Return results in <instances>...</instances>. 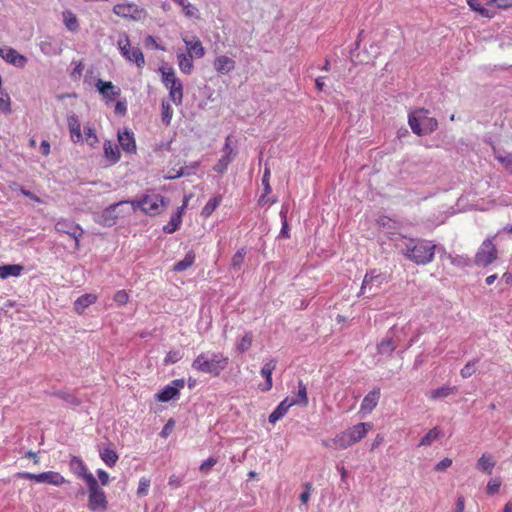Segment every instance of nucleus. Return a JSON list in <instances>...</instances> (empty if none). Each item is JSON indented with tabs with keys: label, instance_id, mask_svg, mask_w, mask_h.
Masks as SVG:
<instances>
[{
	"label": "nucleus",
	"instance_id": "f257e3e1",
	"mask_svg": "<svg viewBox=\"0 0 512 512\" xmlns=\"http://www.w3.org/2000/svg\"><path fill=\"white\" fill-rule=\"evenodd\" d=\"M435 249L436 245L428 240L402 237V255L417 265L431 263L435 256Z\"/></svg>",
	"mask_w": 512,
	"mask_h": 512
},
{
	"label": "nucleus",
	"instance_id": "f03ea898",
	"mask_svg": "<svg viewBox=\"0 0 512 512\" xmlns=\"http://www.w3.org/2000/svg\"><path fill=\"white\" fill-rule=\"evenodd\" d=\"M229 359L222 353H201L192 362V368L202 373L219 376L228 366Z\"/></svg>",
	"mask_w": 512,
	"mask_h": 512
},
{
	"label": "nucleus",
	"instance_id": "7ed1b4c3",
	"mask_svg": "<svg viewBox=\"0 0 512 512\" xmlns=\"http://www.w3.org/2000/svg\"><path fill=\"white\" fill-rule=\"evenodd\" d=\"M308 403L307 389L304 383L300 380L298 382V393L287 396L282 400L279 405L269 415L268 420L271 424H275L282 417L286 415L289 408L293 405L305 406Z\"/></svg>",
	"mask_w": 512,
	"mask_h": 512
},
{
	"label": "nucleus",
	"instance_id": "20e7f679",
	"mask_svg": "<svg viewBox=\"0 0 512 512\" xmlns=\"http://www.w3.org/2000/svg\"><path fill=\"white\" fill-rule=\"evenodd\" d=\"M168 203V200L156 193L144 195L139 200L129 201L134 211L140 209L151 216L159 214Z\"/></svg>",
	"mask_w": 512,
	"mask_h": 512
},
{
	"label": "nucleus",
	"instance_id": "39448f33",
	"mask_svg": "<svg viewBox=\"0 0 512 512\" xmlns=\"http://www.w3.org/2000/svg\"><path fill=\"white\" fill-rule=\"evenodd\" d=\"M372 428L371 423L361 422L347 429L334 439L336 448L345 449L363 439Z\"/></svg>",
	"mask_w": 512,
	"mask_h": 512
},
{
	"label": "nucleus",
	"instance_id": "423d86ee",
	"mask_svg": "<svg viewBox=\"0 0 512 512\" xmlns=\"http://www.w3.org/2000/svg\"><path fill=\"white\" fill-rule=\"evenodd\" d=\"M88 508L94 512H104L108 508L105 492L100 488L93 475L87 476Z\"/></svg>",
	"mask_w": 512,
	"mask_h": 512
},
{
	"label": "nucleus",
	"instance_id": "0eeeda50",
	"mask_svg": "<svg viewBox=\"0 0 512 512\" xmlns=\"http://www.w3.org/2000/svg\"><path fill=\"white\" fill-rule=\"evenodd\" d=\"M384 283H387V276L372 269L365 274L358 295L370 299L379 294Z\"/></svg>",
	"mask_w": 512,
	"mask_h": 512
},
{
	"label": "nucleus",
	"instance_id": "6e6552de",
	"mask_svg": "<svg viewBox=\"0 0 512 512\" xmlns=\"http://www.w3.org/2000/svg\"><path fill=\"white\" fill-rule=\"evenodd\" d=\"M494 238L495 236L485 239L478 248L474 257L476 266L487 267L497 259L498 251L493 243Z\"/></svg>",
	"mask_w": 512,
	"mask_h": 512
},
{
	"label": "nucleus",
	"instance_id": "1a4fd4ad",
	"mask_svg": "<svg viewBox=\"0 0 512 512\" xmlns=\"http://www.w3.org/2000/svg\"><path fill=\"white\" fill-rule=\"evenodd\" d=\"M113 13L119 17L133 21L144 20L147 16L145 9L138 7L134 3H119L113 7Z\"/></svg>",
	"mask_w": 512,
	"mask_h": 512
},
{
	"label": "nucleus",
	"instance_id": "9d476101",
	"mask_svg": "<svg viewBox=\"0 0 512 512\" xmlns=\"http://www.w3.org/2000/svg\"><path fill=\"white\" fill-rule=\"evenodd\" d=\"M18 477L26 480H34L37 483H47L54 486H61L66 482L65 478L58 472L47 471L39 474L30 472L18 473Z\"/></svg>",
	"mask_w": 512,
	"mask_h": 512
},
{
	"label": "nucleus",
	"instance_id": "9b49d317",
	"mask_svg": "<svg viewBox=\"0 0 512 512\" xmlns=\"http://www.w3.org/2000/svg\"><path fill=\"white\" fill-rule=\"evenodd\" d=\"M55 230L60 233L68 234L75 240V247L79 248L80 238L83 236V229L76 223L68 219H59L55 223Z\"/></svg>",
	"mask_w": 512,
	"mask_h": 512
},
{
	"label": "nucleus",
	"instance_id": "f8f14e48",
	"mask_svg": "<svg viewBox=\"0 0 512 512\" xmlns=\"http://www.w3.org/2000/svg\"><path fill=\"white\" fill-rule=\"evenodd\" d=\"M129 204V201H119L104 209L101 213L99 223L111 227L116 224L118 218L122 217V207Z\"/></svg>",
	"mask_w": 512,
	"mask_h": 512
},
{
	"label": "nucleus",
	"instance_id": "ddd939ff",
	"mask_svg": "<svg viewBox=\"0 0 512 512\" xmlns=\"http://www.w3.org/2000/svg\"><path fill=\"white\" fill-rule=\"evenodd\" d=\"M98 92L107 100V101H113L115 98H117L121 90L117 86H115L110 81H103L101 79H98L95 84Z\"/></svg>",
	"mask_w": 512,
	"mask_h": 512
},
{
	"label": "nucleus",
	"instance_id": "4468645a",
	"mask_svg": "<svg viewBox=\"0 0 512 512\" xmlns=\"http://www.w3.org/2000/svg\"><path fill=\"white\" fill-rule=\"evenodd\" d=\"M69 468L78 478L83 479L86 484L87 476L93 475L88 471L86 464L78 456H71L69 461Z\"/></svg>",
	"mask_w": 512,
	"mask_h": 512
},
{
	"label": "nucleus",
	"instance_id": "2eb2a0df",
	"mask_svg": "<svg viewBox=\"0 0 512 512\" xmlns=\"http://www.w3.org/2000/svg\"><path fill=\"white\" fill-rule=\"evenodd\" d=\"M67 125L70 132L71 140L74 143L81 142L83 140V136L81 133L80 121L76 114L71 113L67 116Z\"/></svg>",
	"mask_w": 512,
	"mask_h": 512
},
{
	"label": "nucleus",
	"instance_id": "dca6fc26",
	"mask_svg": "<svg viewBox=\"0 0 512 512\" xmlns=\"http://www.w3.org/2000/svg\"><path fill=\"white\" fill-rule=\"evenodd\" d=\"M277 361L272 359L265 363L261 368V375L265 378V383L259 385V388L263 392H267L272 388V373L276 368Z\"/></svg>",
	"mask_w": 512,
	"mask_h": 512
},
{
	"label": "nucleus",
	"instance_id": "f3484780",
	"mask_svg": "<svg viewBox=\"0 0 512 512\" xmlns=\"http://www.w3.org/2000/svg\"><path fill=\"white\" fill-rule=\"evenodd\" d=\"M118 141L121 148L127 153H135L136 152V143L134 139V134L128 129H125L123 132H118Z\"/></svg>",
	"mask_w": 512,
	"mask_h": 512
},
{
	"label": "nucleus",
	"instance_id": "a211bd4d",
	"mask_svg": "<svg viewBox=\"0 0 512 512\" xmlns=\"http://www.w3.org/2000/svg\"><path fill=\"white\" fill-rule=\"evenodd\" d=\"M390 334H392V330H390L387 336L377 345V351L381 355L391 356L397 347L396 341Z\"/></svg>",
	"mask_w": 512,
	"mask_h": 512
},
{
	"label": "nucleus",
	"instance_id": "6ab92c4d",
	"mask_svg": "<svg viewBox=\"0 0 512 512\" xmlns=\"http://www.w3.org/2000/svg\"><path fill=\"white\" fill-rule=\"evenodd\" d=\"M419 115H420V121L422 122V126L424 129L425 135L431 134L434 132L438 127V122L435 118L429 117V111L424 108L418 109Z\"/></svg>",
	"mask_w": 512,
	"mask_h": 512
},
{
	"label": "nucleus",
	"instance_id": "aec40b11",
	"mask_svg": "<svg viewBox=\"0 0 512 512\" xmlns=\"http://www.w3.org/2000/svg\"><path fill=\"white\" fill-rule=\"evenodd\" d=\"M380 398V389L376 388L370 391L362 400L361 411L371 412L378 404Z\"/></svg>",
	"mask_w": 512,
	"mask_h": 512
},
{
	"label": "nucleus",
	"instance_id": "412c9836",
	"mask_svg": "<svg viewBox=\"0 0 512 512\" xmlns=\"http://www.w3.org/2000/svg\"><path fill=\"white\" fill-rule=\"evenodd\" d=\"M185 209V204L177 208V211L173 213L170 221L163 227V231L168 234H172L177 231L182 223V213Z\"/></svg>",
	"mask_w": 512,
	"mask_h": 512
},
{
	"label": "nucleus",
	"instance_id": "4be33fe9",
	"mask_svg": "<svg viewBox=\"0 0 512 512\" xmlns=\"http://www.w3.org/2000/svg\"><path fill=\"white\" fill-rule=\"evenodd\" d=\"M4 60L17 68H24L28 62L24 55L18 53L13 48H8V52L6 53Z\"/></svg>",
	"mask_w": 512,
	"mask_h": 512
},
{
	"label": "nucleus",
	"instance_id": "5701e85b",
	"mask_svg": "<svg viewBox=\"0 0 512 512\" xmlns=\"http://www.w3.org/2000/svg\"><path fill=\"white\" fill-rule=\"evenodd\" d=\"M97 300V296L92 293L84 294L78 297L74 302V310L78 314H82L84 310L89 307L91 304L95 303Z\"/></svg>",
	"mask_w": 512,
	"mask_h": 512
},
{
	"label": "nucleus",
	"instance_id": "b1692460",
	"mask_svg": "<svg viewBox=\"0 0 512 512\" xmlns=\"http://www.w3.org/2000/svg\"><path fill=\"white\" fill-rule=\"evenodd\" d=\"M169 89V96L175 105H180L183 99V86L179 79L166 87Z\"/></svg>",
	"mask_w": 512,
	"mask_h": 512
},
{
	"label": "nucleus",
	"instance_id": "393cba45",
	"mask_svg": "<svg viewBox=\"0 0 512 512\" xmlns=\"http://www.w3.org/2000/svg\"><path fill=\"white\" fill-rule=\"evenodd\" d=\"M235 67V61L228 56H219L214 61V68L219 73H228Z\"/></svg>",
	"mask_w": 512,
	"mask_h": 512
},
{
	"label": "nucleus",
	"instance_id": "a878e982",
	"mask_svg": "<svg viewBox=\"0 0 512 512\" xmlns=\"http://www.w3.org/2000/svg\"><path fill=\"white\" fill-rule=\"evenodd\" d=\"M99 455L102 461L109 467H113L118 460V454L110 446L100 447Z\"/></svg>",
	"mask_w": 512,
	"mask_h": 512
},
{
	"label": "nucleus",
	"instance_id": "bb28decb",
	"mask_svg": "<svg viewBox=\"0 0 512 512\" xmlns=\"http://www.w3.org/2000/svg\"><path fill=\"white\" fill-rule=\"evenodd\" d=\"M39 48L41 52L46 56L60 55L62 48L56 45L50 38H47L40 42Z\"/></svg>",
	"mask_w": 512,
	"mask_h": 512
},
{
	"label": "nucleus",
	"instance_id": "cd10ccee",
	"mask_svg": "<svg viewBox=\"0 0 512 512\" xmlns=\"http://www.w3.org/2000/svg\"><path fill=\"white\" fill-rule=\"evenodd\" d=\"M179 394L177 387L168 384L156 394V398L161 402H168L177 398Z\"/></svg>",
	"mask_w": 512,
	"mask_h": 512
},
{
	"label": "nucleus",
	"instance_id": "c85d7f7f",
	"mask_svg": "<svg viewBox=\"0 0 512 512\" xmlns=\"http://www.w3.org/2000/svg\"><path fill=\"white\" fill-rule=\"evenodd\" d=\"M495 460L489 454H482V456L477 461V469L483 471L484 473L490 475L492 473L493 468L495 467Z\"/></svg>",
	"mask_w": 512,
	"mask_h": 512
},
{
	"label": "nucleus",
	"instance_id": "c756f323",
	"mask_svg": "<svg viewBox=\"0 0 512 512\" xmlns=\"http://www.w3.org/2000/svg\"><path fill=\"white\" fill-rule=\"evenodd\" d=\"M177 3L183 10V13L188 18L199 19L200 13L199 10L191 4L188 0H173Z\"/></svg>",
	"mask_w": 512,
	"mask_h": 512
},
{
	"label": "nucleus",
	"instance_id": "7c9ffc66",
	"mask_svg": "<svg viewBox=\"0 0 512 512\" xmlns=\"http://www.w3.org/2000/svg\"><path fill=\"white\" fill-rule=\"evenodd\" d=\"M408 123L411 130L418 136L425 135L418 109L409 115Z\"/></svg>",
	"mask_w": 512,
	"mask_h": 512
},
{
	"label": "nucleus",
	"instance_id": "2f4dec72",
	"mask_svg": "<svg viewBox=\"0 0 512 512\" xmlns=\"http://www.w3.org/2000/svg\"><path fill=\"white\" fill-rule=\"evenodd\" d=\"M195 261V253L193 251H189L186 253L185 257L176 262L174 264L173 270L176 272H183L190 268Z\"/></svg>",
	"mask_w": 512,
	"mask_h": 512
},
{
	"label": "nucleus",
	"instance_id": "473e14b6",
	"mask_svg": "<svg viewBox=\"0 0 512 512\" xmlns=\"http://www.w3.org/2000/svg\"><path fill=\"white\" fill-rule=\"evenodd\" d=\"M457 393V387H451V386H441L437 389H434L430 392L429 397L431 399L437 400V399H443L450 395Z\"/></svg>",
	"mask_w": 512,
	"mask_h": 512
},
{
	"label": "nucleus",
	"instance_id": "72a5a7b5",
	"mask_svg": "<svg viewBox=\"0 0 512 512\" xmlns=\"http://www.w3.org/2000/svg\"><path fill=\"white\" fill-rule=\"evenodd\" d=\"M177 58L180 70L185 74H190L193 68V56L191 54L178 53Z\"/></svg>",
	"mask_w": 512,
	"mask_h": 512
},
{
	"label": "nucleus",
	"instance_id": "f704fd0d",
	"mask_svg": "<svg viewBox=\"0 0 512 512\" xmlns=\"http://www.w3.org/2000/svg\"><path fill=\"white\" fill-rule=\"evenodd\" d=\"M23 270V266L18 264H9L0 266V278L6 279L10 276H19Z\"/></svg>",
	"mask_w": 512,
	"mask_h": 512
},
{
	"label": "nucleus",
	"instance_id": "c9c22d12",
	"mask_svg": "<svg viewBox=\"0 0 512 512\" xmlns=\"http://www.w3.org/2000/svg\"><path fill=\"white\" fill-rule=\"evenodd\" d=\"M104 155L105 157L111 161L112 163H116L120 159V152L116 145L112 144L110 141H106L104 143Z\"/></svg>",
	"mask_w": 512,
	"mask_h": 512
},
{
	"label": "nucleus",
	"instance_id": "e433bc0d",
	"mask_svg": "<svg viewBox=\"0 0 512 512\" xmlns=\"http://www.w3.org/2000/svg\"><path fill=\"white\" fill-rule=\"evenodd\" d=\"M443 436L442 431L438 427L429 430L420 440L419 446H430L433 441Z\"/></svg>",
	"mask_w": 512,
	"mask_h": 512
},
{
	"label": "nucleus",
	"instance_id": "4c0bfd02",
	"mask_svg": "<svg viewBox=\"0 0 512 512\" xmlns=\"http://www.w3.org/2000/svg\"><path fill=\"white\" fill-rule=\"evenodd\" d=\"M448 259L452 265L459 268L469 267L472 264V259L467 255L449 254Z\"/></svg>",
	"mask_w": 512,
	"mask_h": 512
},
{
	"label": "nucleus",
	"instance_id": "58836bf2",
	"mask_svg": "<svg viewBox=\"0 0 512 512\" xmlns=\"http://www.w3.org/2000/svg\"><path fill=\"white\" fill-rule=\"evenodd\" d=\"M63 21L66 28L71 32H76L79 29V23L76 15L71 11L63 13Z\"/></svg>",
	"mask_w": 512,
	"mask_h": 512
},
{
	"label": "nucleus",
	"instance_id": "ea45409f",
	"mask_svg": "<svg viewBox=\"0 0 512 512\" xmlns=\"http://www.w3.org/2000/svg\"><path fill=\"white\" fill-rule=\"evenodd\" d=\"M221 201H222L221 195L211 198L206 203V205L203 207V209L201 211V216L204 218H208L215 211V209L220 205Z\"/></svg>",
	"mask_w": 512,
	"mask_h": 512
},
{
	"label": "nucleus",
	"instance_id": "a19ab883",
	"mask_svg": "<svg viewBox=\"0 0 512 512\" xmlns=\"http://www.w3.org/2000/svg\"><path fill=\"white\" fill-rule=\"evenodd\" d=\"M125 59H127L130 62H134L139 68L143 67L145 64L144 55L141 49L138 47H132L130 53L128 54V57H126Z\"/></svg>",
	"mask_w": 512,
	"mask_h": 512
},
{
	"label": "nucleus",
	"instance_id": "79ce46f5",
	"mask_svg": "<svg viewBox=\"0 0 512 512\" xmlns=\"http://www.w3.org/2000/svg\"><path fill=\"white\" fill-rule=\"evenodd\" d=\"M184 42H185L187 50H188L187 54H191L192 55V53H194L197 58L203 57V55H204V47H203L202 43L199 40H196L194 42L193 41L184 40Z\"/></svg>",
	"mask_w": 512,
	"mask_h": 512
},
{
	"label": "nucleus",
	"instance_id": "37998d69",
	"mask_svg": "<svg viewBox=\"0 0 512 512\" xmlns=\"http://www.w3.org/2000/svg\"><path fill=\"white\" fill-rule=\"evenodd\" d=\"M253 342V333L251 331H248L244 334V336L240 339V341L236 345L237 351L240 353H244L248 351Z\"/></svg>",
	"mask_w": 512,
	"mask_h": 512
},
{
	"label": "nucleus",
	"instance_id": "c03bdc74",
	"mask_svg": "<svg viewBox=\"0 0 512 512\" xmlns=\"http://www.w3.org/2000/svg\"><path fill=\"white\" fill-rule=\"evenodd\" d=\"M467 4L471 8V10L478 12L480 15L491 18L494 16V12H490L489 9L482 6L479 0H467Z\"/></svg>",
	"mask_w": 512,
	"mask_h": 512
},
{
	"label": "nucleus",
	"instance_id": "a18cd8bd",
	"mask_svg": "<svg viewBox=\"0 0 512 512\" xmlns=\"http://www.w3.org/2000/svg\"><path fill=\"white\" fill-rule=\"evenodd\" d=\"M233 159V156L222 155V157L214 165L213 170L217 173L223 174L226 172L229 164L233 161Z\"/></svg>",
	"mask_w": 512,
	"mask_h": 512
},
{
	"label": "nucleus",
	"instance_id": "49530a36",
	"mask_svg": "<svg viewBox=\"0 0 512 512\" xmlns=\"http://www.w3.org/2000/svg\"><path fill=\"white\" fill-rule=\"evenodd\" d=\"M246 255L245 248L239 249L232 257L231 267L234 271H239L244 262V258Z\"/></svg>",
	"mask_w": 512,
	"mask_h": 512
},
{
	"label": "nucleus",
	"instance_id": "de8ad7c7",
	"mask_svg": "<svg viewBox=\"0 0 512 512\" xmlns=\"http://www.w3.org/2000/svg\"><path fill=\"white\" fill-rule=\"evenodd\" d=\"M287 212H288V208L283 205L282 208H281V211H280L282 227H281V230H280L279 237H281V238H289V227H288V222H287Z\"/></svg>",
	"mask_w": 512,
	"mask_h": 512
},
{
	"label": "nucleus",
	"instance_id": "09e8293b",
	"mask_svg": "<svg viewBox=\"0 0 512 512\" xmlns=\"http://www.w3.org/2000/svg\"><path fill=\"white\" fill-rule=\"evenodd\" d=\"M161 110V118L163 124H165L166 126L170 125L173 116V109L171 105L168 102L162 101Z\"/></svg>",
	"mask_w": 512,
	"mask_h": 512
},
{
	"label": "nucleus",
	"instance_id": "8fccbe9b",
	"mask_svg": "<svg viewBox=\"0 0 512 512\" xmlns=\"http://www.w3.org/2000/svg\"><path fill=\"white\" fill-rule=\"evenodd\" d=\"M118 48L124 58L128 57L132 47L130 46V40L126 33H123L122 37L118 40Z\"/></svg>",
	"mask_w": 512,
	"mask_h": 512
},
{
	"label": "nucleus",
	"instance_id": "3c124183",
	"mask_svg": "<svg viewBox=\"0 0 512 512\" xmlns=\"http://www.w3.org/2000/svg\"><path fill=\"white\" fill-rule=\"evenodd\" d=\"M479 359H473L466 363V365L460 370V375L463 378L471 377L477 370V364Z\"/></svg>",
	"mask_w": 512,
	"mask_h": 512
},
{
	"label": "nucleus",
	"instance_id": "603ef678",
	"mask_svg": "<svg viewBox=\"0 0 512 512\" xmlns=\"http://www.w3.org/2000/svg\"><path fill=\"white\" fill-rule=\"evenodd\" d=\"M55 395L68 404H71L74 406L80 405V400L73 393H71L69 391H58L55 393Z\"/></svg>",
	"mask_w": 512,
	"mask_h": 512
},
{
	"label": "nucleus",
	"instance_id": "864d4df0",
	"mask_svg": "<svg viewBox=\"0 0 512 512\" xmlns=\"http://www.w3.org/2000/svg\"><path fill=\"white\" fill-rule=\"evenodd\" d=\"M269 180H270V169L266 166L265 170H264V174L262 176V185L264 187V195L259 200L260 204L264 203L265 196L267 194H269L271 192V190H272L271 186H270V183H269Z\"/></svg>",
	"mask_w": 512,
	"mask_h": 512
},
{
	"label": "nucleus",
	"instance_id": "5fc2aeb1",
	"mask_svg": "<svg viewBox=\"0 0 512 512\" xmlns=\"http://www.w3.org/2000/svg\"><path fill=\"white\" fill-rule=\"evenodd\" d=\"M495 158L504 166L506 170L512 173V153H497Z\"/></svg>",
	"mask_w": 512,
	"mask_h": 512
},
{
	"label": "nucleus",
	"instance_id": "6e6d98bb",
	"mask_svg": "<svg viewBox=\"0 0 512 512\" xmlns=\"http://www.w3.org/2000/svg\"><path fill=\"white\" fill-rule=\"evenodd\" d=\"M0 110L7 114L11 112L10 97L2 89L0 90Z\"/></svg>",
	"mask_w": 512,
	"mask_h": 512
},
{
	"label": "nucleus",
	"instance_id": "4d7b16f0",
	"mask_svg": "<svg viewBox=\"0 0 512 512\" xmlns=\"http://www.w3.org/2000/svg\"><path fill=\"white\" fill-rule=\"evenodd\" d=\"M150 479L146 477H142L139 480L138 489H137V495L139 497H144L148 494L149 487H150Z\"/></svg>",
	"mask_w": 512,
	"mask_h": 512
},
{
	"label": "nucleus",
	"instance_id": "13d9d810",
	"mask_svg": "<svg viewBox=\"0 0 512 512\" xmlns=\"http://www.w3.org/2000/svg\"><path fill=\"white\" fill-rule=\"evenodd\" d=\"M161 72H162V82L165 85V87L169 86L170 84H172L174 82V80L178 79L172 68L168 69L167 71L164 69H161Z\"/></svg>",
	"mask_w": 512,
	"mask_h": 512
},
{
	"label": "nucleus",
	"instance_id": "bf43d9fd",
	"mask_svg": "<svg viewBox=\"0 0 512 512\" xmlns=\"http://www.w3.org/2000/svg\"><path fill=\"white\" fill-rule=\"evenodd\" d=\"M84 131L86 136V142L92 147L95 146L98 143V138L95 133V130L91 127H85Z\"/></svg>",
	"mask_w": 512,
	"mask_h": 512
},
{
	"label": "nucleus",
	"instance_id": "052dcab7",
	"mask_svg": "<svg viewBox=\"0 0 512 512\" xmlns=\"http://www.w3.org/2000/svg\"><path fill=\"white\" fill-rule=\"evenodd\" d=\"M182 359V354L180 351H169L164 359V364H174Z\"/></svg>",
	"mask_w": 512,
	"mask_h": 512
},
{
	"label": "nucleus",
	"instance_id": "680f3d73",
	"mask_svg": "<svg viewBox=\"0 0 512 512\" xmlns=\"http://www.w3.org/2000/svg\"><path fill=\"white\" fill-rule=\"evenodd\" d=\"M487 3L497 8L507 9L512 7V0H487Z\"/></svg>",
	"mask_w": 512,
	"mask_h": 512
},
{
	"label": "nucleus",
	"instance_id": "e2e57ef3",
	"mask_svg": "<svg viewBox=\"0 0 512 512\" xmlns=\"http://www.w3.org/2000/svg\"><path fill=\"white\" fill-rule=\"evenodd\" d=\"M217 463V460L213 457H209L207 460L203 461L200 465V471L203 473H208L210 469Z\"/></svg>",
	"mask_w": 512,
	"mask_h": 512
},
{
	"label": "nucleus",
	"instance_id": "0e129e2a",
	"mask_svg": "<svg viewBox=\"0 0 512 512\" xmlns=\"http://www.w3.org/2000/svg\"><path fill=\"white\" fill-rule=\"evenodd\" d=\"M114 301L119 305H124L128 302V294L124 290L117 291L114 295Z\"/></svg>",
	"mask_w": 512,
	"mask_h": 512
},
{
	"label": "nucleus",
	"instance_id": "69168bd1",
	"mask_svg": "<svg viewBox=\"0 0 512 512\" xmlns=\"http://www.w3.org/2000/svg\"><path fill=\"white\" fill-rule=\"evenodd\" d=\"M501 486V482L496 479H492L487 484V493L489 494H495L499 491Z\"/></svg>",
	"mask_w": 512,
	"mask_h": 512
},
{
	"label": "nucleus",
	"instance_id": "338daca9",
	"mask_svg": "<svg viewBox=\"0 0 512 512\" xmlns=\"http://www.w3.org/2000/svg\"><path fill=\"white\" fill-rule=\"evenodd\" d=\"M452 465V459L446 457L442 459L440 462H438L434 469L436 471H444L445 469L449 468Z\"/></svg>",
	"mask_w": 512,
	"mask_h": 512
},
{
	"label": "nucleus",
	"instance_id": "774afa93",
	"mask_svg": "<svg viewBox=\"0 0 512 512\" xmlns=\"http://www.w3.org/2000/svg\"><path fill=\"white\" fill-rule=\"evenodd\" d=\"M83 69H84V65L82 64V62L76 63L74 69L71 72V78L73 80L79 79L82 75Z\"/></svg>",
	"mask_w": 512,
	"mask_h": 512
}]
</instances>
